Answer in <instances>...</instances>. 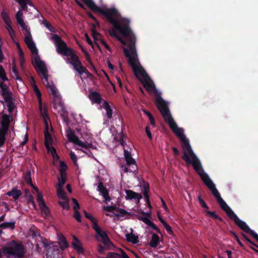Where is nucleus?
Masks as SVG:
<instances>
[{
  "label": "nucleus",
  "instance_id": "f257e3e1",
  "mask_svg": "<svg viewBox=\"0 0 258 258\" xmlns=\"http://www.w3.org/2000/svg\"><path fill=\"white\" fill-rule=\"evenodd\" d=\"M83 1L92 11L104 15L113 25L114 28L109 30L110 35L116 38L121 42L130 64H138L139 60L135 47L136 38L129 27L130 21L121 17L118 11L114 8H108L104 5L99 7L92 0Z\"/></svg>",
  "mask_w": 258,
  "mask_h": 258
},
{
  "label": "nucleus",
  "instance_id": "f03ea898",
  "mask_svg": "<svg viewBox=\"0 0 258 258\" xmlns=\"http://www.w3.org/2000/svg\"><path fill=\"white\" fill-rule=\"evenodd\" d=\"M195 171H196L200 176L203 182L210 190L213 196L216 198L221 208L224 210L229 217L234 213V212L227 205L226 202L221 198V195L216 188L215 184L210 178L208 174L206 173L202 166L199 159L195 154Z\"/></svg>",
  "mask_w": 258,
  "mask_h": 258
},
{
  "label": "nucleus",
  "instance_id": "7ed1b4c3",
  "mask_svg": "<svg viewBox=\"0 0 258 258\" xmlns=\"http://www.w3.org/2000/svg\"><path fill=\"white\" fill-rule=\"evenodd\" d=\"M174 133L179 138L182 148V159L185 161L186 164L194 167V152L190 146L189 140L183 134V130L177 126L173 118L166 121Z\"/></svg>",
  "mask_w": 258,
  "mask_h": 258
},
{
  "label": "nucleus",
  "instance_id": "20e7f679",
  "mask_svg": "<svg viewBox=\"0 0 258 258\" xmlns=\"http://www.w3.org/2000/svg\"><path fill=\"white\" fill-rule=\"evenodd\" d=\"M54 43L56 52L63 56L71 64H80L79 57L75 50L68 46L67 43L57 35H53L50 38Z\"/></svg>",
  "mask_w": 258,
  "mask_h": 258
},
{
  "label": "nucleus",
  "instance_id": "39448f33",
  "mask_svg": "<svg viewBox=\"0 0 258 258\" xmlns=\"http://www.w3.org/2000/svg\"><path fill=\"white\" fill-rule=\"evenodd\" d=\"M16 19L18 25L21 28L22 30L25 35L24 40L31 52L37 51V48L32 39V36L30 32L29 28L24 20V17L21 11H18L16 14Z\"/></svg>",
  "mask_w": 258,
  "mask_h": 258
},
{
  "label": "nucleus",
  "instance_id": "423d86ee",
  "mask_svg": "<svg viewBox=\"0 0 258 258\" xmlns=\"http://www.w3.org/2000/svg\"><path fill=\"white\" fill-rule=\"evenodd\" d=\"M3 252L9 258H21L25 254L23 245L15 241H12L8 243L3 248Z\"/></svg>",
  "mask_w": 258,
  "mask_h": 258
},
{
  "label": "nucleus",
  "instance_id": "0eeeda50",
  "mask_svg": "<svg viewBox=\"0 0 258 258\" xmlns=\"http://www.w3.org/2000/svg\"><path fill=\"white\" fill-rule=\"evenodd\" d=\"M231 215L229 217L230 219L233 221L235 224L242 230L249 234L258 242V234L251 230L245 222L240 220L234 213L233 214L231 213Z\"/></svg>",
  "mask_w": 258,
  "mask_h": 258
},
{
  "label": "nucleus",
  "instance_id": "6e6552de",
  "mask_svg": "<svg viewBox=\"0 0 258 258\" xmlns=\"http://www.w3.org/2000/svg\"><path fill=\"white\" fill-rule=\"evenodd\" d=\"M124 156L127 166L122 165L121 168L124 172L135 173L137 170V166L135 160L132 158L131 152L124 150Z\"/></svg>",
  "mask_w": 258,
  "mask_h": 258
},
{
  "label": "nucleus",
  "instance_id": "1a4fd4ad",
  "mask_svg": "<svg viewBox=\"0 0 258 258\" xmlns=\"http://www.w3.org/2000/svg\"><path fill=\"white\" fill-rule=\"evenodd\" d=\"M156 104L166 122L172 118L167 103L160 97L157 98Z\"/></svg>",
  "mask_w": 258,
  "mask_h": 258
},
{
  "label": "nucleus",
  "instance_id": "9d476101",
  "mask_svg": "<svg viewBox=\"0 0 258 258\" xmlns=\"http://www.w3.org/2000/svg\"><path fill=\"white\" fill-rule=\"evenodd\" d=\"M67 136L68 137L69 140L74 143L76 145H77L81 147H83L84 148H92V149H96V147H94L93 145L91 143H85L83 142L82 141H81L78 137H77L74 133L70 131V132L68 133Z\"/></svg>",
  "mask_w": 258,
  "mask_h": 258
},
{
  "label": "nucleus",
  "instance_id": "9b49d317",
  "mask_svg": "<svg viewBox=\"0 0 258 258\" xmlns=\"http://www.w3.org/2000/svg\"><path fill=\"white\" fill-rule=\"evenodd\" d=\"M53 139L50 134L48 133L47 129L45 132V145L47 150L48 152L50 153L53 158H58V156L56 154V150L52 146Z\"/></svg>",
  "mask_w": 258,
  "mask_h": 258
},
{
  "label": "nucleus",
  "instance_id": "f8f14e48",
  "mask_svg": "<svg viewBox=\"0 0 258 258\" xmlns=\"http://www.w3.org/2000/svg\"><path fill=\"white\" fill-rule=\"evenodd\" d=\"M74 69L80 76L81 79L82 81L85 79H89L94 84H95V80L93 75L89 73L85 67L83 66H74Z\"/></svg>",
  "mask_w": 258,
  "mask_h": 258
},
{
  "label": "nucleus",
  "instance_id": "ddd939ff",
  "mask_svg": "<svg viewBox=\"0 0 258 258\" xmlns=\"http://www.w3.org/2000/svg\"><path fill=\"white\" fill-rule=\"evenodd\" d=\"M93 228L98 235L97 237V239L103 242L105 245L109 247L111 243L108 239L106 233L102 231L98 225H93Z\"/></svg>",
  "mask_w": 258,
  "mask_h": 258
},
{
  "label": "nucleus",
  "instance_id": "4468645a",
  "mask_svg": "<svg viewBox=\"0 0 258 258\" xmlns=\"http://www.w3.org/2000/svg\"><path fill=\"white\" fill-rule=\"evenodd\" d=\"M2 17L6 24V28L8 31L11 38L14 40L15 36V32L12 27V21L9 15L4 11L2 13Z\"/></svg>",
  "mask_w": 258,
  "mask_h": 258
},
{
  "label": "nucleus",
  "instance_id": "2eb2a0df",
  "mask_svg": "<svg viewBox=\"0 0 258 258\" xmlns=\"http://www.w3.org/2000/svg\"><path fill=\"white\" fill-rule=\"evenodd\" d=\"M132 68L135 75L140 81L149 77L142 66H132Z\"/></svg>",
  "mask_w": 258,
  "mask_h": 258
},
{
  "label": "nucleus",
  "instance_id": "dca6fc26",
  "mask_svg": "<svg viewBox=\"0 0 258 258\" xmlns=\"http://www.w3.org/2000/svg\"><path fill=\"white\" fill-rule=\"evenodd\" d=\"M53 108L60 115H66L65 106L59 98H55L54 100Z\"/></svg>",
  "mask_w": 258,
  "mask_h": 258
},
{
  "label": "nucleus",
  "instance_id": "f3484780",
  "mask_svg": "<svg viewBox=\"0 0 258 258\" xmlns=\"http://www.w3.org/2000/svg\"><path fill=\"white\" fill-rule=\"evenodd\" d=\"M93 28L91 29L92 35L94 38L95 42V45H96L97 47H99L98 43L97 41H100L101 43L103 45V46L107 49H109V47L108 45L106 43V42L102 39V36L98 32H97L95 30V25L94 24L93 25Z\"/></svg>",
  "mask_w": 258,
  "mask_h": 258
},
{
  "label": "nucleus",
  "instance_id": "a211bd4d",
  "mask_svg": "<svg viewBox=\"0 0 258 258\" xmlns=\"http://www.w3.org/2000/svg\"><path fill=\"white\" fill-rule=\"evenodd\" d=\"M98 190L104 198V201L106 204L110 201L111 198L109 195L108 191L103 186V184L102 182L99 183L98 185Z\"/></svg>",
  "mask_w": 258,
  "mask_h": 258
},
{
  "label": "nucleus",
  "instance_id": "6ab92c4d",
  "mask_svg": "<svg viewBox=\"0 0 258 258\" xmlns=\"http://www.w3.org/2000/svg\"><path fill=\"white\" fill-rule=\"evenodd\" d=\"M59 250L56 246H50L47 251V258H59Z\"/></svg>",
  "mask_w": 258,
  "mask_h": 258
},
{
  "label": "nucleus",
  "instance_id": "aec40b11",
  "mask_svg": "<svg viewBox=\"0 0 258 258\" xmlns=\"http://www.w3.org/2000/svg\"><path fill=\"white\" fill-rule=\"evenodd\" d=\"M88 97L93 103L98 104L101 103L102 101L101 95L98 92L90 91Z\"/></svg>",
  "mask_w": 258,
  "mask_h": 258
},
{
  "label": "nucleus",
  "instance_id": "412c9836",
  "mask_svg": "<svg viewBox=\"0 0 258 258\" xmlns=\"http://www.w3.org/2000/svg\"><path fill=\"white\" fill-rule=\"evenodd\" d=\"M141 82L149 92H152L155 89V86L153 82L149 77Z\"/></svg>",
  "mask_w": 258,
  "mask_h": 258
},
{
  "label": "nucleus",
  "instance_id": "4be33fe9",
  "mask_svg": "<svg viewBox=\"0 0 258 258\" xmlns=\"http://www.w3.org/2000/svg\"><path fill=\"white\" fill-rule=\"evenodd\" d=\"M10 122V119L9 116L7 114H3L2 116V128H0V130H3L4 132H7Z\"/></svg>",
  "mask_w": 258,
  "mask_h": 258
},
{
  "label": "nucleus",
  "instance_id": "5701e85b",
  "mask_svg": "<svg viewBox=\"0 0 258 258\" xmlns=\"http://www.w3.org/2000/svg\"><path fill=\"white\" fill-rule=\"evenodd\" d=\"M35 70L38 74L42 76L43 78L47 81L48 75L45 66H35Z\"/></svg>",
  "mask_w": 258,
  "mask_h": 258
},
{
  "label": "nucleus",
  "instance_id": "b1692460",
  "mask_svg": "<svg viewBox=\"0 0 258 258\" xmlns=\"http://www.w3.org/2000/svg\"><path fill=\"white\" fill-rule=\"evenodd\" d=\"M73 238L74 241L72 242V244L74 248L76 249L79 253H83L84 249L82 247V243L75 236H73Z\"/></svg>",
  "mask_w": 258,
  "mask_h": 258
},
{
  "label": "nucleus",
  "instance_id": "393cba45",
  "mask_svg": "<svg viewBox=\"0 0 258 258\" xmlns=\"http://www.w3.org/2000/svg\"><path fill=\"white\" fill-rule=\"evenodd\" d=\"M125 192L126 194V199L127 200L137 199L140 200L142 198L141 194L131 190H126Z\"/></svg>",
  "mask_w": 258,
  "mask_h": 258
},
{
  "label": "nucleus",
  "instance_id": "a878e982",
  "mask_svg": "<svg viewBox=\"0 0 258 258\" xmlns=\"http://www.w3.org/2000/svg\"><path fill=\"white\" fill-rule=\"evenodd\" d=\"M7 195L12 197L15 200H17L22 195V192L16 188H13L7 193Z\"/></svg>",
  "mask_w": 258,
  "mask_h": 258
},
{
  "label": "nucleus",
  "instance_id": "bb28decb",
  "mask_svg": "<svg viewBox=\"0 0 258 258\" xmlns=\"http://www.w3.org/2000/svg\"><path fill=\"white\" fill-rule=\"evenodd\" d=\"M139 219L142 221L149 226L159 232V230L158 228L148 218L145 216H140L139 217Z\"/></svg>",
  "mask_w": 258,
  "mask_h": 258
},
{
  "label": "nucleus",
  "instance_id": "cd10ccee",
  "mask_svg": "<svg viewBox=\"0 0 258 258\" xmlns=\"http://www.w3.org/2000/svg\"><path fill=\"white\" fill-rule=\"evenodd\" d=\"M32 53V61L33 64H43L44 62L41 59L38 54V51L36 52H31Z\"/></svg>",
  "mask_w": 258,
  "mask_h": 258
},
{
  "label": "nucleus",
  "instance_id": "c85d7f7f",
  "mask_svg": "<svg viewBox=\"0 0 258 258\" xmlns=\"http://www.w3.org/2000/svg\"><path fill=\"white\" fill-rule=\"evenodd\" d=\"M126 240L128 242L136 244L139 242L138 236L133 234L132 232L131 233L126 234L125 235Z\"/></svg>",
  "mask_w": 258,
  "mask_h": 258
},
{
  "label": "nucleus",
  "instance_id": "c756f323",
  "mask_svg": "<svg viewBox=\"0 0 258 258\" xmlns=\"http://www.w3.org/2000/svg\"><path fill=\"white\" fill-rule=\"evenodd\" d=\"M102 107L105 109L108 118L111 119L112 117V110L111 109L108 103L106 101H104L102 104Z\"/></svg>",
  "mask_w": 258,
  "mask_h": 258
},
{
  "label": "nucleus",
  "instance_id": "7c9ffc66",
  "mask_svg": "<svg viewBox=\"0 0 258 258\" xmlns=\"http://www.w3.org/2000/svg\"><path fill=\"white\" fill-rule=\"evenodd\" d=\"M159 242V237L156 234H153L152 236L151 240L149 243L151 246L153 247H156Z\"/></svg>",
  "mask_w": 258,
  "mask_h": 258
},
{
  "label": "nucleus",
  "instance_id": "2f4dec72",
  "mask_svg": "<svg viewBox=\"0 0 258 258\" xmlns=\"http://www.w3.org/2000/svg\"><path fill=\"white\" fill-rule=\"evenodd\" d=\"M67 180L66 174H60V177L58 178V183L57 187H63V185L65 183Z\"/></svg>",
  "mask_w": 258,
  "mask_h": 258
},
{
  "label": "nucleus",
  "instance_id": "473e14b6",
  "mask_svg": "<svg viewBox=\"0 0 258 258\" xmlns=\"http://www.w3.org/2000/svg\"><path fill=\"white\" fill-rule=\"evenodd\" d=\"M31 84L32 87V88L33 89V90L34 91V92L36 93V95L37 97L39 99H40V97H41V92L39 91V90L38 88L37 87V86H36V83L35 82V81H34V79L33 78H32Z\"/></svg>",
  "mask_w": 258,
  "mask_h": 258
},
{
  "label": "nucleus",
  "instance_id": "72a5a7b5",
  "mask_svg": "<svg viewBox=\"0 0 258 258\" xmlns=\"http://www.w3.org/2000/svg\"><path fill=\"white\" fill-rule=\"evenodd\" d=\"M205 212L207 213V214L208 215L210 216L213 219H217V220H219L220 221H223L222 218L220 217L218 215H217L216 214L215 212H214V211H213V212L209 211H208V210H205Z\"/></svg>",
  "mask_w": 258,
  "mask_h": 258
},
{
  "label": "nucleus",
  "instance_id": "f704fd0d",
  "mask_svg": "<svg viewBox=\"0 0 258 258\" xmlns=\"http://www.w3.org/2000/svg\"><path fill=\"white\" fill-rule=\"evenodd\" d=\"M59 245L60 248L62 249H65L68 247V243L64 237L61 236L59 238Z\"/></svg>",
  "mask_w": 258,
  "mask_h": 258
},
{
  "label": "nucleus",
  "instance_id": "c9c22d12",
  "mask_svg": "<svg viewBox=\"0 0 258 258\" xmlns=\"http://www.w3.org/2000/svg\"><path fill=\"white\" fill-rule=\"evenodd\" d=\"M62 201H59L58 202L59 205L64 209L69 210L70 208L69 205V199L66 197V199H61Z\"/></svg>",
  "mask_w": 258,
  "mask_h": 258
},
{
  "label": "nucleus",
  "instance_id": "e433bc0d",
  "mask_svg": "<svg viewBox=\"0 0 258 258\" xmlns=\"http://www.w3.org/2000/svg\"><path fill=\"white\" fill-rule=\"evenodd\" d=\"M39 109L41 114V115L43 117V118L45 119L48 117L47 115V110L45 107V106H42L41 103V100L39 101Z\"/></svg>",
  "mask_w": 258,
  "mask_h": 258
},
{
  "label": "nucleus",
  "instance_id": "4c0bfd02",
  "mask_svg": "<svg viewBox=\"0 0 258 258\" xmlns=\"http://www.w3.org/2000/svg\"><path fill=\"white\" fill-rule=\"evenodd\" d=\"M41 213L42 214H44L45 216H47L49 214V210L48 208L46 206L45 203L39 205Z\"/></svg>",
  "mask_w": 258,
  "mask_h": 258
},
{
  "label": "nucleus",
  "instance_id": "58836bf2",
  "mask_svg": "<svg viewBox=\"0 0 258 258\" xmlns=\"http://www.w3.org/2000/svg\"><path fill=\"white\" fill-rule=\"evenodd\" d=\"M84 213L85 214V217L89 219L92 222L93 226L98 225L97 220L90 213H87L85 210L84 211Z\"/></svg>",
  "mask_w": 258,
  "mask_h": 258
},
{
  "label": "nucleus",
  "instance_id": "ea45409f",
  "mask_svg": "<svg viewBox=\"0 0 258 258\" xmlns=\"http://www.w3.org/2000/svg\"><path fill=\"white\" fill-rule=\"evenodd\" d=\"M12 71L13 73V75H12V77L16 79V80H18L20 82V83L23 84L22 81L21 80V78L18 75V73L17 72L16 67L15 66H14L12 68Z\"/></svg>",
  "mask_w": 258,
  "mask_h": 258
},
{
  "label": "nucleus",
  "instance_id": "a19ab883",
  "mask_svg": "<svg viewBox=\"0 0 258 258\" xmlns=\"http://www.w3.org/2000/svg\"><path fill=\"white\" fill-rule=\"evenodd\" d=\"M57 194L59 199H66L67 197L63 187H57Z\"/></svg>",
  "mask_w": 258,
  "mask_h": 258
},
{
  "label": "nucleus",
  "instance_id": "79ce46f5",
  "mask_svg": "<svg viewBox=\"0 0 258 258\" xmlns=\"http://www.w3.org/2000/svg\"><path fill=\"white\" fill-rule=\"evenodd\" d=\"M47 87L51 91L52 95H53L55 98H59L57 95V92L56 88L53 85H50L48 84Z\"/></svg>",
  "mask_w": 258,
  "mask_h": 258
},
{
  "label": "nucleus",
  "instance_id": "37998d69",
  "mask_svg": "<svg viewBox=\"0 0 258 258\" xmlns=\"http://www.w3.org/2000/svg\"><path fill=\"white\" fill-rule=\"evenodd\" d=\"M0 227L3 228H11L13 229L15 228V223L14 222L3 223L0 224Z\"/></svg>",
  "mask_w": 258,
  "mask_h": 258
},
{
  "label": "nucleus",
  "instance_id": "c03bdc74",
  "mask_svg": "<svg viewBox=\"0 0 258 258\" xmlns=\"http://www.w3.org/2000/svg\"><path fill=\"white\" fill-rule=\"evenodd\" d=\"M67 168V167L65 163L62 161H60L59 165L60 174H61V173H63V174H66V170Z\"/></svg>",
  "mask_w": 258,
  "mask_h": 258
},
{
  "label": "nucleus",
  "instance_id": "a18cd8bd",
  "mask_svg": "<svg viewBox=\"0 0 258 258\" xmlns=\"http://www.w3.org/2000/svg\"><path fill=\"white\" fill-rule=\"evenodd\" d=\"M2 95L6 101H9L11 99V93L7 89H4L3 91H2Z\"/></svg>",
  "mask_w": 258,
  "mask_h": 258
},
{
  "label": "nucleus",
  "instance_id": "49530a36",
  "mask_svg": "<svg viewBox=\"0 0 258 258\" xmlns=\"http://www.w3.org/2000/svg\"><path fill=\"white\" fill-rule=\"evenodd\" d=\"M7 132H4L3 130H0V147H2L5 141V135Z\"/></svg>",
  "mask_w": 258,
  "mask_h": 258
},
{
  "label": "nucleus",
  "instance_id": "de8ad7c7",
  "mask_svg": "<svg viewBox=\"0 0 258 258\" xmlns=\"http://www.w3.org/2000/svg\"><path fill=\"white\" fill-rule=\"evenodd\" d=\"M20 4L21 7L23 9H25L27 5L30 4L29 0H16Z\"/></svg>",
  "mask_w": 258,
  "mask_h": 258
},
{
  "label": "nucleus",
  "instance_id": "09e8293b",
  "mask_svg": "<svg viewBox=\"0 0 258 258\" xmlns=\"http://www.w3.org/2000/svg\"><path fill=\"white\" fill-rule=\"evenodd\" d=\"M28 194H29L28 195H27L26 196L27 202H28V203H31L32 204L33 207L35 209H36V204H35V202L34 201L33 198L31 196V195L30 194V192H29Z\"/></svg>",
  "mask_w": 258,
  "mask_h": 258
},
{
  "label": "nucleus",
  "instance_id": "8fccbe9b",
  "mask_svg": "<svg viewBox=\"0 0 258 258\" xmlns=\"http://www.w3.org/2000/svg\"><path fill=\"white\" fill-rule=\"evenodd\" d=\"M198 200L200 205L203 208H205V210H208L209 207L206 204L204 200L202 198L201 196H198Z\"/></svg>",
  "mask_w": 258,
  "mask_h": 258
},
{
  "label": "nucleus",
  "instance_id": "3c124183",
  "mask_svg": "<svg viewBox=\"0 0 258 258\" xmlns=\"http://www.w3.org/2000/svg\"><path fill=\"white\" fill-rule=\"evenodd\" d=\"M231 233L233 235L234 237L236 239V240L237 242V243H238V244L240 246V247H241L243 249H245L243 244L240 240L237 234L233 231H231Z\"/></svg>",
  "mask_w": 258,
  "mask_h": 258
},
{
  "label": "nucleus",
  "instance_id": "603ef678",
  "mask_svg": "<svg viewBox=\"0 0 258 258\" xmlns=\"http://www.w3.org/2000/svg\"><path fill=\"white\" fill-rule=\"evenodd\" d=\"M17 46H18V50H19L18 53H19V55L20 63L21 64H23L24 62V57L23 56V53L22 52V49L20 48V45H19V44H17Z\"/></svg>",
  "mask_w": 258,
  "mask_h": 258
},
{
  "label": "nucleus",
  "instance_id": "864d4df0",
  "mask_svg": "<svg viewBox=\"0 0 258 258\" xmlns=\"http://www.w3.org/2000/svg\"><path fill=\"white\" fill-rule=\"evenodd\" d=\"M0 78L3 81L8 80V78L6 75L4 69L2 66H0Z\"/></svg>",
  "mask_w": 258,
  "mask_h": 258
},
{
  "label": "nucleus",
  "instance_id": "5fc2aeb1",
  "mask_svg": "<svg viewBox=\"0 0 258 258\" xmlns=\"http://www.w3.org/2000/svg\"><path fill=\"white\" fill-rule=\"evenodd\" d=\"M25 179L26 181L31 186H33V183L30 175V172L28 171L25 175Z\"/></svg>",
  "mask_w": 258,
  "mask_h": 258
},
{
  "label": "nucleus",
  "instance_id": "6e6d98bb",
  "mask_svg": "<svg viewBox=\"0 0 258 258\" xmlns=\"http://www.w3.org/2000/svg\"><path fill=\"white\" fill-rule=\"evenodd\" d=\"M121 255L115 252H108L106 258H121Z\"/></svg>",
  "mask_w": 258,
  "mask_h": 258
},
{
  "label": "nucleus",
  "instance_id": "4d7b16f0",
  "mask_svg": "<svg viewBox=\"0 0 258 258\" xmlns=\"http://www.w3.org/2000/svg\"><path fill=\"white\" fill-rule=\"evenodd\" d=\"M37 200L39 203V205L45 203L43 199V195L41 192H38V193H37Z\"/></svg>",
  "mask_w": 258,
  "mask_h": 258
},
{
  "label": "nucleus",
  "instance_id": "13d9d810",
  "mask_svg": "<svg viewBox=\"0 0 258 258\" xmlns=\"http://www.w3.org/2000/svg\"><path fill=\"white\" fill-rule=\"evenodd\" d=\"M117 209L116 206H104L103 207V209L104 211H106L107 212H112L114 210H115Z\"/></svg>",
  "mask_w": 258,
  "mask_h": 258
},
{
  "label": "nucleus",
  "instance_id": "bf43d9fd",
  "mask_svg": "<svg viewBox=\"0 0 258 258\" xmlns=\"http://www.w3.org/2000/svg\"><path fill=\"white\" fill-rule=\"evenodd\" d=\"M72 200L74 204L73 207L74 210L77 211L80 208V205L78 201L75 198H72Z\"/></svg>",
  "mask_w": 258,
  "mask_h": 258
},
{
  "label": "nucleus",
  "instance_id": "052dcab7",
  "mask_svg": "<svg viewBox=\"0 0 258 258\" xmlns=\"http://www.w3.org/2000/svg\"><path fill=\"white\" fill-rule=\"evenodd\" d=\"M74 218L79 222H81V216L79 212L77 211H75V214L74 215Z\"/></svg>",
  "mask_w": 258,
  "mask_h": 258
},
{
  "label": "nucleus",
  "instance_id": "680f3d73",
  "mask_svg": "<svg viewBox=\"0 0 258 258\" xmlns=\"http://www.w3.org/2000/svg\"><path fill=\"white\" fill-rule=\"evenodd\" d=\"M148 192H149V188L145 187L144 191H143V195H144L145 198L146 199L147 202H149V195H148Z\"/></svg>",
  "mask_w": 258,
  "mask_h": 258
},
{
  "label": "nucleus",
  "instance_id": "e2e57ef3",
  "mask_svg": "<svg viewBox=\"0 0 258 258\" xmlns=\"http://www.w3.org/2000/svg\"><path fill=\"white\" fill-rule=\"evenodd\" d=\"M163 226H164L165 228L166 229V230H167V231L168 232L169 234H172L173 232H172L171 227L168 224H167L166 223H165L163 225Z\"/></svg>",
  "mask_w": 258,
  "mask_h": 258
},
{
  "label": "nucleus",
  "instance_id": "0e129e2a",
  "mask_svg": "<svg viewBox=\"0 0 258 258\" xmlns=\"http://www.w3.org/2000/svg\"><path fill=\"white\" fill-rule=\"evenodd\" d=\"M70 157L71 159L73 161L75 165L77 164V157L76 155L72 152H71L70 154Z\"/></svg>",
  "mask_w": 258,
  "mask_h": 258
},
{
  "label": "nucleus",
  "instance_id": "69168bd1",
  "mask_svg": "<svg viewBox=\"0 0 258 258\" xmlns=\"http://www.w3.org/2000/svg\"><path fill=\"white\" fill-rule=\"evenodd\" d=\"M43 24L50 31H51L52 32L53 31V28H52V26H51V25L48 22H47L46 21H43Z\"/></svg>",
  "mask_w": 258,
  "mask_h": 258
},
{
  "label": "nucleus",
  "instance_id": "338daca9",
  "mask_svg": "<svg viewBox=\"0 0 258 258\" xmlns=\"http://www.w3.org/2000/svg\"><path fill=\"white\" fill-rule=\"evenodd\" d=\"M241 235L243 239L249 243H252V241L243 233H241Z\"/></svg>",
  "mask_w": 258,
  "mask_h": 258
},
{
  "label": "nucleus",
  "instance_id": "774afa93",
  "mask_svg": "<svg viewBox=\"0 0 258 258\" xmlns=\"http://www.w3.org/2000/svg\"><path fill=\"white\" fill-rule=\"evenodd\" d=\"M119 250L121 253L122 258H130L122 249L120 248Z\"/></svg>",
  "mask_w": 258,
  "mask_h": 258
}]
</instances>
